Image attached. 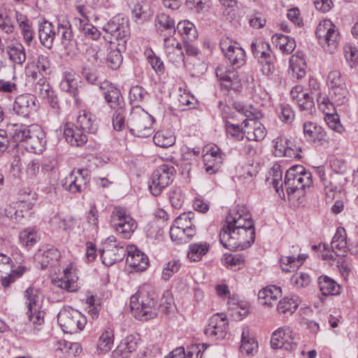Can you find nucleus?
Instances as JSON below:
<instances>
[{
    "label": "nucleus",
    "mask_w": 358,
    "mask_h": 358,
    "mask_svg": "<svg viewBox=\"0 0 358 358\" xmlns=\"http://www.w3.org/2000/svg\"><path fill=\"white\" fill-rule=\"evenodd\" d=\"M219 237L220 243L230 250H243L252 245L255 238V224L245 206L230 210Z\"/></svg>",
    "instance_id": "1"
},
{
    "label": "nucleus",
    "mask_w": 358,
    "mask_h": 358,
    "mask_svg": "<svg viewBox=\"0 0 358 358\" xmlns=\"http://www.w3.org/2000/svg\"><path fill=\"white\" fill-rule=\"evenodd\" d=\"M272 185L275 191L280 194L285 188L288 194L294 193L296 190L304 189L313 185L311 173L301 165L290 167L285 177L284 184L282 182V172L274 171L272 178Z\"/></svg>",
    "instance_id": "2"
},
{
    "label": "nucleus",
    "mask_w": 358,
    "mask_h": 358,
    "mask_svg": "<svg viewBox=\"0 0 358 358\" xmlns=\"http://www.w3.org/2000/svg\"><path fill=\"white\" fill-rule=\"evenodd\" d=\"M155 294L145 288L140 289L130 299V307L134 317L147 321L157 315Z\"/></svg>",
    "instance_id": "3"
},
{
    "label": "nucleus",
    "mask_w": 358,
    "mask_h": 358,
    "mask_svg": "<svg viewBox=\"0 0 358 358\" xmlns=\"http://www.w3.org/2000/svg\"><path fill=\"white\" fill-rule=\"evenodd\" d=\"M234 106L238 113L247 117L243 121L246 127V138L255 141L263 140L266 134V129L262 124L254 121V119L262 117L261 112L252 105L244 106L241 103H234Z\"/></svg>",
    "instance_id": "4"
},
{
    "label": "nucleus",
    "mask_w": 358,
    "mask_h": 358,
    "mask_svg": "<svg viewBox=\"0 0 358 358\" xmlns=\"http://www.w3.org/2000/svg\"><path fill=\"white\" fill-rule=\"evenodd\" d=\"M251 50L261 66L263 75L271 79L275 71V57L269 43L260 39H255L251 43Z\"/></svg>",
    "instance_id": "5"
},
{
    "label": "nucleus",
    "mask_w": 358,
    "mask_h": 358,
    "mask_svg": "<svg viewBox=\"0 0 358 358\" xmlns=\"http://www.w3.org/2000/svg\"><path fill=\"white\" fill-rule=\"evenodd\" d=\"M154 118L141 107L132 110L127 124L131 134L139 138L150 136L154 129Z\"/></svg>",
    "instance_id": "6"
},
{
    "label": "nucleus",
    "mask_w": 358,
    "mask_h": 358,
    "mask_svg": "<svg viewBox=\"0 0 358 358\" xmlns=\"http://www.w3.org/2000/svg\"><path fill=\"white\" fill-rule=\"evenodd\" d=\"M57 320L64 332L71 334L82 331L87 324V318L84 315L70 308L61 310Z\"/></svg>",
    "instance_id": "7"
},
{
    "label": "nucleus",
    "mask_w": 358,
    "mask_h": 358,
    "mask_svg": "<svg viewBox=\"0 0 358 358\" xmlns=\"http://www.w3.org/2000/svg\"><path fill=\"white\" fill-rule=\"evenodd\" d=\"M315 34L319 43L329 53H333L336 49L339 33L336 26L330 20H324L317 25Z\"/></svg>",
    "instance_id": "8"
},
{
    "label": "nucleus",
    "mask_w": 358,
    "mask_h": 358,
    "mask_svg": "<svg viewBox=\"0 0 358 358\" xmlns=\"http://www.w3.org/2000/svg\"><path fill=\"white\" fill-rule=\"evenodd\" d=\"M103 31L109 34L112 39L120 43V48L126 49V44L130 37L129 21L120 15L115 16L102 28Z\"/></svg>",
    "instance_id": "9"
},
{
    "label": "nucleus",
    "mask_w": 358,
    "mask_h": 358,
    "mask_svg": "<svg viewBox=\"0 0 358 358\" xmlns=\"http://www.w3.org/2000/svg\"><path fill=\"white\" fill-rule=\"evenodd\" d=\"M25 303L28 308L29 320L34 325H41L44 322V313L41 311V293L35 287H28L24 292Z\"/></svg>",
    "instance_id": "10"
},
{
    "label": "nucleus",
    "mask_w": 358,
    "mask_h": 358,
    "mask_svg": "<svg viewBox=\"0 0 358 358\" xmlns=\"http://www.w3.org/2000/svg\"><path fill=\"white\" fill-rule=\"evenodd\" d=\"M111 224L115 230L123 238H130L137 227V222L127 213V210L120 206L115 207L111 215Z\"/></svg>",
    "instance_id": "11"
},
{
    "label": "nucleus",
    "mask_w": 358,
    "mask_h": 358,
    "mask_svg": "<svg viewBox=\"0 0 358 358\" xmlns=\"http://www.w3.org/2000/svg\"><path fill=\"white\" fill-rule=\"evenodd\" d=\"M175 172V168L171 165H160L152 174L149 185L151 194L155 196L160 195L163 189L172 182Z\"/></svg>",
    "instance_id": "12"
},
{
    "label": "nucleus",
    "mask_w": 358,
    "mask_h": 358,
    "mask_svg": "<svg viewBox=\"0 0 358 358\" xmlns=\"http://www.w3.org/2000/svg\"><path fill=\"white\" fill-rule=\"evenodd\" d=\"M102 262L107 266L121 261L127 254V248L116 244L115 238L109 237L102 249L99 250Z\"/></svg>",
    "instance_id": "13"
},
{
    "label": "nucleus",
    "mask_w": 358,
    "mask_h": 358,
    "mask_svg": "<svg viewBox=\"0 0 358 358\" xmlns=\"http://www.w3.org/2000/svg\"><path fill=\"white\" fill-rule=\"evenodd\" d=\"M89 182L88 170L80 169L73 170L62 180V186L66 190L75 194L83 192L87 188Z\"/></svg>",
    "instance_id": "14"
},
{
    "label": "nucleus",
    "mask_w": 358,
    "mask_h": 358,
    "mask_svg": "<svg viewBox=\"0 0 358 358\" xmlns=\"http://www.w3.org/2000/svg\"><path fill=\"white\" fill-rule=\"evenodd\" d=\"M295 335L289 327H282L275 330L271 336V345L273 349L283 348L286 350H293L296 348Z\"/></svg>",
    "instance_id": "15"
},
{
    "label": "nucleus",
    "mask_w": 358,
    "mask_h": 358,
    "mask_svg": "<svg viewBox=\"0 0 358 358\" xmlns=\"http://www.w3.org/2000/svg\"><path fill=\"white\" fill-rule=\"evenodd\" d=\"M220 45L222 52L231 65L236 67L243 65L245 53L244 50L238 43L226 38L221 40Z\"/></svg>",
    "instance_id": "16"
},
{
    "label": "nucleus",
    "mask_w": 358,
    "mask_h": 358,
    "mask_svg": "<svg viewBox=\"0 0 358 358\" xmlns=\"http://www.w3.org/2000/svg\"><path fill=\"white\" fill-rule=\"evenodd\" d=\"M36 98L31 94H22L16 96L13 103V110L15 115L28 117L37 110Z\"/></svg>",
    "instance_id": "17"
},
{
    "label": "nucleus",
    "mask_w": 358,
    "mask_h": 358,
    "mask_svg": "<svg viewBox=\"0 0 358 358\" xmlns=\"http://www.w3.org/2000/svg\"><path fill=\"white\" fill-rule=\"evenodd\" d=\"M228 323L225 315L217 313L213 315L208 327L205 329V334L212 338H222L224 337Z\"/></svg>",
    "instance_id": "18"
},
{
    "label": "nucleus",
    "mask_w": 358,
    "mask_h": 358,
    "mask_svg": "<svg viewBox=\"0 0 358 358\" xmlns=\"http://www.w3.org/2000/svg\"><path fill=\"white\" fill-rule=\"evenodd\" d=\"M215 72L222 87L227 90H237L240 87V79L234 67L227 69L224 66H219Z\"/></svg>",
    "instance_id": "19"
},
{
    "label": "nucleus",
    "mask_w": 358,
    "mask_h": 358,
    "mask_svg": "<svg viewBox=\"0 0 358 358\" xmlns=\"http://www.w3.org/2000/svg\"><path fill=\"white\" fill-rule=\"evenodd\" d=\"M164 50L170 62L178 65L184 62L181 44L173 37L164 38Z\"/></svg>",
    "instance_id": "20"
},
{
    "label": "nucleus",
    "mask_w": 358,
    "mask_h": 358,
    "mask_svg": "<svg viewBox=\"0 0 358 358\" xmlns=\"http://www.w3.org/2000/svg\"><path fill=\"white\" fill-rule=\"evenodd\" d=\"M60 252L54 246L45 245L41 246L35 255V260L41 265V268H45L49 265H53L60 257Z\"/></svg>",
    "instance_id": "21"
},
{
    "label": "nucleus",
    "mask_w": 358,
    "mask_h": 358,
    "mask_svg": "<svg viewBox=\"0 0 358 358\" xmlns=\"http://www.w3.org/2000/svg\"><path fill=\"white\" fill-rule=\"evenodd\" d=\"M127 263L136 271L145 270L149 264L148 257L135 246L127 248Z\"/></svg>",
    "instance_id": "22"
},
{
    "label": "nucleus",
    "mask_w": 358,
    "mask_h": 358,
    "mask_svg": "<svg viewBox=\"0 0 358 358\" xmlns=\"http://www.w3.org/2000/svg\"><path fill=\"white\" fill-rule=\"evenodd\" d=\"M64 136L66 141L73 146L81 147L87 141V135L77 125L66 123L64 127Z\"/></svg>",
    "instance_id": "23"
},
{
    "label": "nucleus",
    "mask_w": 358,
    "mask_h": 358,
    "mask_svg": "<svg viewBox=\"0 0 358 358\" xmlns=\"http://www.w3.org/2000/svg\"><path fill=\"white\" fill-rule=\"evenodd\" d=\"M222 152L219 148L211 147L203 156L206 173L213 174L218 171L222 163Z\"/></svg>",
    "instance_id": "24"
},
{
    "label": "nucleus",
    "mask_w": 358,
    "mask_h": 358,
    "mask_svg": "<svg viewBox=\"0 0 358 358\" xmlns=\"http://www.w3.org/2000/svg\"><path fill=\"white\" fill-rule=\"evenodd\" d=\"M26 142V148L34 153L41 152L46 145L45 134L41 127L34 125V129Z\"/></svg>",
    "instance_id": "25"
},
{
    "label": "nucleus",
    "mask_w": 358,
    "mask_h": 358,
    "mask_svg": "<svg viewBox=\"0 0 358 358\" xmlns=\"http://www.w3.org/2000/svg\"><path fill=\"white\" fill-rule=\"evenodd\" d=\"M78 10L83 17H75L74 22L78 29L85 35V36L90 38L92 40L96 41L101 36V32L96 27L90 23V20L85 14L83 12L81 7H78Z\"/></svg>",
    "instance_id": "26"
},
{
    "label": "nucleus",
    "mask_w": 358,
    "mask_h": 358,
    "mask_svg": "<svg viewBox=\"0 0 358 358\" xmlns=\"http://www.w3.org/2000/svg\"><path fill=\"white\" fill-rule=\"evenodd\" d=\"M157 30L164 37L173 36L176 32L175 21L165 13L158 15L155 19Z\"/></svg>",
    "instance_id": "27"
},
{
    "label": "nucleus",
    "mask_w": 358,
    "mask_h": 358,
    "mask_svg": "<svg viewBox=\"0 0 358 358\" xmlns=\"http://www.w3.org/2000/svg\"><path fill=\"white\" fill-rule=\"evenodd\" d=\"M78 278L72 271L71 267L64 270V275L60 278L55 279L53 282L55 286L68 292H73L78 289Z\"/></svg>",
    "instance_id": "28"
},
{
    "label": "nucleus",
    "mask_w": 358,
    "mask_h": 358,
    "mask_svg": "<svg viewBox=\"0 0 358 358\" xmlns=\"http://www.w3.org/2000/svg\"><path fill=\"white\" fill-rule=\"evenodd\" d=\"M137 341V338L134 335L127 336L113 351V357L115 358H127L131 353L136 350Z\"/></svg>",
    "instance_id": "29"
},
{
    "label": "nucleus",
    "mask_w": 358,
    "mask_h": 358,
    "mask_svg": "<svg viewBox=\"0 0 358 358\" xmlns=\"http://www.w3.org/2000/svg\"><path fill=\"white\" fill-rule=\"evenodd\" d=\"M281 296V289L275 285H268L261 289L258 294V299L263 306L271 307Z\"/></svg>",
    "instance_id": "30"
},
{
    "label": "nucleus",
    "mask_w": 358,
    "mask_h": 358,
    "mask_svg": "<svg viewBox=\"0 0 358 358\" xmlns=\"http://www.w3.org/2000/svg\"><path fill=\"white\" fill-rule=\"evenodd\" d=\"M11 268V259L8 256L0 253V281L4 287H8L15 281V278L10 274Z\"/></svg>",
    "instance_id": "31"
},
{
    "label": "nucleus",
    "mask_w": 358,
    "mask_h": 358,
    "mask_svg": "<svg viewBox=\"0 0 358 358\" xmlns=\"http://www.w3.org/2000/svg\"><path fill=\"white\" fill-rule=\"evenodd\" d=\"M76 125L86 133L94 134L98 130V124L94 115L85 110L80 113L77 117Z\"/></svg>",
    "instance_id": "32"
},
{
    "label": "nucleus",
    "mask_w": 358,
    "mask_h": 358,
    "mask_svg": "<svg viewBox=\"0 0 358 358\" xmlns=\"http://www.w3.org/2000/svg\"><path fill=\"white\" fill-rule=\"evenodd\" d=\"M54 25L48 20H43L38 24V36L41 44L50 49L53 45Z\"/></svg>",
    "instance_id": "33"
},
{
    "label": "nucleus",
    "mask_w": 358,
    "mask_h": 358,
    "mask_svg": "<svg viewBox=\"0 0 358 358\" xmlns=\"http://www.w3.org/2000/svg\"><path fill=\"white\" fill-rule=\"evenodd\" d=\"M57 34L60 38L61 43L66 48L70 45L73 38L71 24L67 19H59L57 22Z\"/></svg>",
    "instance_id": "34"
},
{
    "label": "nucleus",
    "mask_w": 358,
    "mask_h": 358,
    "mask_svg": "<svg viewBox=\"0 0 358 358\" xmlns=\"http://www.w3.org/2000/svg\"><path fill=\"white\" fill-rule=\"evenodd\" d=\"M34 125H26L22 124H14L10 129V134L15 143H26L29 136L34 129Z\"/></svg>",
    "instance_id": "35"
},
{
    "label": "nucleus",
    "mask_w": 358,
    "mask_h": 358,
    "mask_svg": "<svg viewBox=\"0 0 358 358\" xmlns=\"http://www.w3.org/2000/svg\"><path fill=\"white\" fill-rule=\"evenodd\" d=\"M104 97L109 106L114 110L124 108V99L119 89L115 87L110 88L104 92Z\"/></svg>",
    "instance_id": "36"
},
{
    "label": "nucleus",
    "mask_w": 358,
    "mask_h": 358,
    "mask_svg": "<svg viewBox=\"0 0 358 358\" xmlns=\"http://www.w3.org/2000/svg\"><path fill=\"white\" fill-rule=\"evenodd\" d=\"M306 259L304 255H299L297 257L294 255L282 256L280 258V266L282 270L286 273L296 271Z\"/></svg>",
    "instance_id": "37"
},
{
    "label": "nucleus",
    "mask_w": 358,
    "mask_h": 358,
    "mask_svg": "<svg viewBox=\"0 0 358 358\" xmlns=\"http://www.w3.org/2000/svg\"><path fill=\"white\" fill-rule=\"evenodd\" d=\"M332 250L337 253L340 252L341 254L337 255L344 256L347 251V241H346V231L344 228L339 227L337 229L335 235L331 242Z\"/></svg>",
    "instance_id": "38"
},
{
    "label": "nucleus",
    "mask_w": 358,
    "mask_h": 358,
    "mask_svg": "<svg viewBox=\"0 0 358 358\" xmlns=\"http://www.w3.org/2000/svg\"><path fill=\"white\" fill-rule=\"evenodd\" d=\"M79 79L72 73H65L63 79L60 83L62 90L69 93L72 96L76 98L78 94Z\"/></svg>",
    "instance_id": "39"
},
{
    "label": "nucleus",
    "mask_w": 358,
    "mask_h": 358,
    "mask_svg": "<svg viewBox=\"0 0 358 358\" xmlns=\"http://www.w3.org/2000/svg\"><path fill=\"white\" fill-rule=\"evenodd\" d=\"M318 285L322 294L324 296L337 295L341 292L340 285L327 275H322L318 278Z\"/></svg>",
    "instance_id": "40"
},
{
    "label": "nucleus",
    "mask_w": 358,
    "mask_h": 358,
    "mask_svg": "<svg viewBox=\"0 0 358 358\" xmlns=\"http://www.w3.org/2000/svg\"><path fill=\"white\" fill-rule=\"evenodd\" d=\"M9 59L14 64H22L26 60V54L23 45L20 43L10 44L6 47Z\"/></svg>",
    "instance_id": "41"
},
{
    "label": "nucleus",
    "mask_w": 358,
    "mask_h": 358,
    "mask_svg": "<svg viewBox=\"0 0 358 358\" xmlns=\"http://www.w3.org/2000/svg\"><path fill=\"white\" fill-rule=\"evenodd\" d=\"M210 245L206 242L190 244L189 246L187 257L192 262H199L208 253Z\"/></svg>",
    "instance_id": "42"
},
{
    "label": "nucleus",
    "mask_w": 358,
    "mask_h": 358,
    "mask_svg": "<svg viewBox=\"0 0 358 358\" xmlns=\"http://www.w3.org/2000/svg\"><path fill=\"white\" fill-rule=\"evenodd\" d=\"M303 134L309 141H321L325 136V132L322 127L316 123L306 122L303 124Z\"/></svg>",
    "instance_id": "43"
},
{
    "label": "nucleus",
    "mask_w": 358,
    "mask_h": 358,
    "mask_svg": "<svg viewBox=\"0 0 358 358\" xmlns=\"http://www.w3.org/2000/svg\"><path fill=\"white\" fill-rule=\"evenodd\" d=\"M225 129L228 136L236 141H241L246 138V127L242 123L241 125L225 121Z\"/></svg>",
    "instance_id": "44"
},
{
    "label": "nucleus",
    "mask_w": 358,
    "mask_h": 358,
    "mask_svg": "<svg viewBox=\"0 0 358 358\" xmlns=\"http://www.w3.org/2000/svg\"><path fill=\"white\" fill-rule=\"evenodd\" d=\"M300 301L298 297H284L278 303L277 310L280 314H292L299 307Z\"/></svg>",
    "instance_id": "45"
},
{
    "label": "nucleus",
    "mask_w": 358,
    "mask_h": 358,
    "mask_svg": "<svg viewBox=\"0 0 358 358\" xmlns=\"http://www.w3.org/2000/svg\"><path fill=\"white\" fill-rule=\"evenodd\" d=\"M176 30L182 36L184 41H194L197 38V33L196 28L193 23L189 21L180 22Z\"/></svg>",
    "instance_id": "46"
},
{
    "label": "nucleus",
    "mask_w": 358,
    "mask_h": 358,
    "mask_svg": "<svg viewBox=\"0 0 358 358\" xmlns=\"http://www.w3.org/2000/svg\"><path fill=\"white\" fill-rule=\"evenodd\" d=\"M124 50L125 49L120 48V43H117L114 48L113 47L110 48V50L106 59L107 64L110 68L112 69H117L120 67L122 62V56L121 52Z\"/></svg>",
    "instance_id": "47"
},
{
    "label": "nucleus",
    "mask_w": 358,
    "mask_h": 358,
    "mask_svg": "<svg viewBox=\"0 0 358 358\" xmlns=\"http://www.w3.org/2000/svg\"><path fill=\"white\" fill-rule=\"evenodd\" d=\"M114 333L110 328H107L99 337L98 349L101 352H107L113 345Z\"/></svg>",
    "instance_id": "48"
},
{
    "label": "nucleus",
    "mask_w": 358,
    "mask_h": 358,
    "mask_svg": "<svg viewBox=\"0 0 358 358\" xmlns=\"http://www.w3.org/2000/svg\"><path fill=\"white\" fill-rule=\"evenodd\" d=\"M330 89L332 101L337 106L343 105L347 101L348 90L345 85L334 87Z\"/></svg>",
    "instance_id": "49"
},
{
    "label": "nucleus",
    "mask_w": 358,
    "mask_h": 358,
    "mask_svg": "<svg viewBox=\"0 0 358 358\" xmlns=\"http://www.w3.org/2000/svg\"><path fill=\"white\" fill-rule=\"evenodd\" d=\"M277 45L279 49L287 55L290 54L296 48L294 38L283 34H276Z\"/></svg>",
    "instance_id": "50"
},
{
    "label": "nucleus",
    "mask_w": 358,
    "mask_h": 358,
    "mask_svg": "<svg viewBox=\"0 0 358 358\" xmlns=\"http://www.w3.org/2000/svg\"><path fill=\"white\" fill-rule=\"evenodd\" d=\"M257 348V343L253 338L249 336L248 330H243L242 332L241 345L240 350L242 352L247 355H252Z\"/></svg>",
    "instance_id": "51"
},
{
    "label": "nucleus",
    "mask_w": 358,
    "mask_h": 358,
    "mask_svg": "<svg viewBox=\"0 0 358 358\" xmlns=\"http://www.w3.org/2000/svg\"><path fill=\"white\" fill-rule=\"evenodd\" d=\"M153 141L156 145L161 148H168L173 145L176 143V137L165 131H157L154 137Z\"/></svg>",
    "instance_id": "52"
},
{
    "label": "nucleus",
    "mask_w": 358,
    "mask_h": 358,
    "mask_svg": "<svg viewBox=\"0 0 358 358\" xmlns=\"http://www.w3.org/2000/svg\"><path fill=\"white\" fill-rule=\"evenodd\" d=\"M224 264L228 268L234 271L239 270L244 265L245 259L241 254L227 255L224 256Z\"/></svg>",
    "instance_id": "53"
},
{
    "label": "nucleus",
    "mask_w": 358,
    "mask_h": 358,
    "mask_svg": "<svg viewBox=\"0 0 358 358\" xmlns=\"http://www.w3.org/2000/svg\"><path fill=\"white\" fill-rule=\"evenodd\" d=\"M20 240L24 245L29 248L38 241L39 237L37 232L34 229H26L20 232Z\"/></svg>",
    "instance_id": "54"
},
{
    "label": "nucleus",
    "mask_w": 358,
    "mask_h": 358,
    "mask_svg": "<svg viewBox=\"0 0 358 358\" xmlns=\"http://www.w3.org/2000/svg\"><path fill=\"white\" fill-rule=\"evenodd\" d=\"M274 143L275 155L277 157H285L288 143V137L285 135H280L273 141Z\"/></svg>",
    "instance_id": "55"
},
{
    "label": "nucleus",
    "mask_w": 358,
    "mask_h": 358,
    "mask_svg": "<svg viewBox=\"0 0 358 358\" xmlns=\"http://www.w3.org/2000/svg\"><path fill=\"white\" fill-rule=\"evenodd\" d=\"M180 268V263L178 260L172 259L166 263L164 266L162 271V278L165 280L169 278L176 273H177Z\"/></svg>",
    "instance_id": "56"
},
{
    "label": "nucleus",
    "mask_w": 358,
    "mask_h": 358,
    "mask_svg": "<svg viewBox=\"0 0 358 358\" xmlns=\"http://www.w3.org/2000/svg\"><path fill=\"white\" fill-rule=\"evenodd\" d=\"M50 223L52 226L57 225L58 228L67 231L71 229L76 222L73 217L62 219L59 216L55 215L50 219Z\"/></svg>",
    "instance_id": "57"
},
{
    "label": "nucleus",
    "mask_w": 358,
    "mask_h": 358,
    "mask_svg": "<svg viewBox=\"0 0 358 358\" xmlns=\"http://www.w3.org/2000/svg\"><path fill=\"white\" fill-rule=\"evenodd\" d=\"M296 103L298 104L300 110L304 112L305 114H312L315 110L313 98L310 96L308 93H307V96H305L303 99H300Z\"/></svg>",
    "instance_id": "58"
},
{
    "label": "nucleus",
    "mask_w": 358,
    "mask_h": 358,
    "mask_svg": "<svg viewBox=\"0 0 358 358\" xmlns=\"http://www.w3.org/2000/svg\"><path fill=\"white\" fill-rule=\"evenodd\" d=\"M185 3L189 8L201 13L209 8L210 0H186Z\"/></svg>",
    "instance_id": "59"
},
{
    "label": "nucleus",
    "mask_w": 358,
    "mask_h": 358,
    "mask_svg": "<svg viewBox=\"0 0 358 358\" xmlns=\"http://www.w3.org/2000/svg\"><path fill=\"white\" fill-rule=\"evenodd\" d=\"M169 199L173 208H180L184 202V196L181 189L178 187L173 188L170 192Z\"/></svg>",
    "instance_id": "60"
},
{
    "label": "nucleus",
    "mask_w": 358,
    "mask_h": 358,
    "mask_svg": "<svg viewBox=\"0 0 358 358\" xmlns=\"http://www.w3.org/2000/svg\"><path fill=\"white\" fill-rule=\"evenodd\" d=\"M278 116L285 123H291L294 118V113L288 105H281L278 109Z\"/></svg>",
    "instance_id": "61"
},
{
    "label": "nucleus",
    "mask_w": 358,
    "mask_h": 358,
    "mask_svg": "<svg viewBox=\"0 0 358 358\" xmlns=\"http://www.w3.org/2000/svg\"><path fill=\"white\" fill-rule=\"evenodd\" d=\"M291 282L297 288L304 287L310 284V278L307 273H295L292 276Z\"/></svg>",
    "instance_id": "62"
},
{
    "label": "nucleus",
    "mask_w": 358,
    "mask_h": 358,
    "mask_svg": "<svg viewBox=\"0 0 358 358\" xmlns=\"http://www.w3.org/2000/svg\"><path fill=\"white\" fill-rule=\"evenodd\" d=\"M148 60L152 69L155 71L157 74H162L164 71V63L161 59L156 56L152 51L147 56Z\"/></svg>",
    "instance_id": "63"
},
{
    "label": "nucleus",
    "mask_w": 358,
    "mask_h": 358,
    "mask_svg": "<svg viewBox=\"0 0 358 358\" xmlns=\"http://www.w3.org/2000/svg\"><path fill=\"white\" fill-rule=\"evenodd\" d=\"M193 215L194 214L192 212L182 213L175 220L174 222L176 224L178 225L180 229L184 230L189 227L193 226Z\"/></svg>",
    "instance_id": "64"
}]
</instances>
